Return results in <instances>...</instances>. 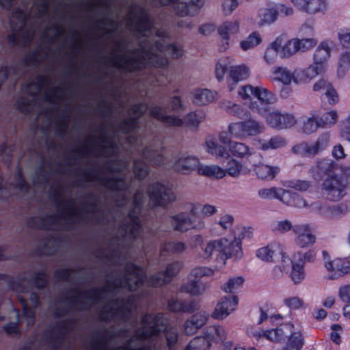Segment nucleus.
Returning <instances> with one entry per match:
<instances>
[{"label":"nucleus","instance_id":"1","mask_svg":"<svg viewBox=\"0 0 350 350\" xmlns=\"http://www.w3.org/2000/svg\"><path fill=\"white\" fill-rule=\"evenodd\" d=\"M219 140L221 145L217 144L213 139H208L206 142L207 152L216 157L229 158L231 154L243 159L252 154V150L246 144L232 142L226 131L219 133Z\"/></svg>","mask_w":350,"mask_h":350},{"label":"nucleus","instance_id":"2","mask_svg":"<svg viewBox=\"0 0 350 350\" xmlns=\"http://www.w3.org/2000/svg\"><path fill=\"white\" fill-rule=\"evenodd\" d=\"M331 51L332 48L327 42H321L314 51L313 65L297 72L295 75V81L297 83H306L323 72L330 57Z\"/></svg>","mask_w":350,"mask_h":350},{"label":"nucleus","instance_id":"3","mask_svg":"<svg viewBox=\"0 0 350 350\" xmlns=\"http://www.w3.org/2000/svg\"><path fill=\"white\" fill-rule=\"evenodd\" d=\"M240 250L241 243L239 240L224 238L209 241L204 248V253L208 257L214 256L217 258L226 260L237 255Z\"/></svg>","mask_w":350,"mask_h":350},{"label":"nucleus","instance_id":"4","mask_svg":"<svg viewBox=\"0 0 350 350\" xmlns=\"http://www.w3.org/2000/svg\"><path fill=\"white\" fill-rule=\"evenodd\" d=\"M148 193L150 202L152 206H164L176 200L172 189L160 183L150 185L148 189Z\"/></svg>","mask_w":350,"mask_h":350},{"label":"nucleus","instance_id":"5","mask_svg":"<svg viewBox=\"0 0 350 350\" xmlns=\"http://www.w3.org/2000/svg\"><path fill=\"white\" fill-rule=\"evenodd\" d=\"M345 183L341 177L332 176L325 179L321 187L323 197L330 200H338L344 195Z\"/></svg>","mask_w":350,"mask_h":350},{"label":"nucleus","instance_id":"6","mask_svg":"<svg viewBox=\"0 0 350 350\" xmlns=\"http://www.w3.org/2000/svg\"><path fill=\"white\" fill-rule=\"evenodd\" d=\"M183 55V51L174 45H169L163 48L159 53H152L148 57V62L155 67H164L168 64V61L164 56L168 55L172 58H177Z\"/></svg>","mask_w":350,"mask_h":350},{"label":"nucleus","instance_id":"7","mask_svg":"<svg viewBox=\"0 0 350 350\" xmlns=\"http://www.w3.org/2000/svg\"><path fill=\"white\" fill-rule=\"evenodd\" d=\"M295 243L299 247H308L316 242V235L309 225L296 226L293 229Z\"/></svg>","mask_w":350,"mask_h":350},{"label":"nucleus","instance_id":"8","mask_svg":"<svg viewBox=\"0 0 350 350\" xmlns=\"http://www.w3.org/2000/svg\"><path fill=\"white\" fill-rule=\"evenodd\" d=\"M265 119L270 126L279 129L291 127L297 122L294 116L288 113L282 114L278 111L269 112Z\"/></svg>","mask_w":350,"mask_h":350},{"label":"nucleus","instance_id":"9","mask_svg":"<svg viewBox=\"0 0 350 350\" xmlns=\"http://www.w3.org/2000/svg\"><path fill=\"white\" fill-rule=\"evenodd\" d=\"M325 266L329 272V279H335L350 273V260L347 258H336L327 260Z\"/></svg>","mask_w":350,"mask_h":350},{"label":"nucleus","instance_id":"10","mask_svg":"<svg viewBox=\"0 0 350 350\" xmlns=\"http://www.w3.org/2000/svg\"><path fill=\"white\" fill-rule=\"evenodd\" d=\"M238 304V298L235 295L223 297L217 304L212 317L216 319H223L235 310Z\"/></svg>","mask_w":350,"mask_h":350},{"label":"nucleus","instance_id":"11","mask_svg":"<svg viewBox=\"0 0 350 350\" xmlns=\"http://www.w3.org/2000/svg\"><path fill=\"white\" fill-rule=\"evenodd\" d=\"M292 3L299 10L314 14L327 8L325 0H291Z\"/></svg>","mask_w":350,"mask_h":350},{"label":"nucleus","instance_id":"12","mask_svg":"<svg viewBox=\"0 0 350 350\" xmlns=\"http://www.w3.org/2000/svg\"><path fill=\"white\" fill-rule=\"evenodd\" d=\"M182 267L180 262H174L167 265L165 273H159L153 277L150 284L153 286H160L170 281L172 277L176 275Z\"/></svg>","mask_w":350,"mask_h":350},{"label":"nucleus","instance_id":"13","mask_svg":"<svg viewBox=\"0 0 350 350\" xmlns=\"http://www.w3.org/2000/svg\"><path fill=\"white\" fill-rule=\"evenodd\" d=\"M239 30V23L236 21H226L222 23L218 28V33L222 38L221 51H225L228 46L229 36L237 33Z\"/></svg>","mask_w":350,"mask_h":350},{"label":"nucleus","instance_id":"14","mask_svg":"<svg viewBox=\"0 0 350 350\" xmlns=\"http://www.w3.org/2000/svg\"><path fill=\"white\" fill-rule=\"evenodd\" d=\"M173 226L175 230L183 232L191 228H202L204 223L200 220L196 222L185 215H180L173 218Z\"/></svg>","mask_w":350,"mask_h":350},{"label":"nucleus","instance_id":"15","mask_svg":"<svg viewBox=\"0 0 350 350\" xmlns=\"http://www.w3.org/2000/svg\"><path fill=\"white\" fill-rule=\"evenodd\" d=\"M199 164L200 161L196 157L183 154L175 162L174 167L176 170L187 173L195 170H198L200 166Z\"/></svg>","mask_w":350,"mask_h":350},{"label":"nucleus","instance_id":"16","mask_svg":"<svg viewBox=\"0 0 350 350\" xmlns=\"http://www.w3.org/2000/svg\"><path fill=\"white\" fill-rule=\"evenodd\" d=\"M254 171L258 179L262 180H271L275 178L279 172V167L259 163L254 166Z\"/></svg>","mask_w":350,"mask_h":350},{"label":"nucleus","instance_id":"17","mask_svg":"<svg viewBox=\"0 0 350 350\" xmlns=\"http://www.w3.org/2000/svg\"><path fill=\"white\" fill-rule=\"evenodd\" d=\"M274 47L280 49L284 57H288L298 52L295 38L284 40L282 37H278L274 41Z\"/></svg>","mask_w":350,"mask_h":350},{"label":"nucleus","instance_id":"18","mask_svg":"<svg viewBox=\"0 0 350 350\" xmlns=\"http://www.w3.org/2000/svg\"><path fill=\"white\" fill-rule=\"evenodd\" d=\"M142 333H138L137 335L142 338H147L157 332L156 327L159 326V319L152 315H146L142 319Z\"/></svg>","mask_w":350,"mask_h":350},{"label":"nucleus","instance_id":"19","mask_svg":"<svg viewBox=\"0 0 350 350\" xmlns=\"http://www.w3.org/2000/svg\"><path fill=\"white\" fill-rule=\"evenodd\" d=\"M249 77V70L245 66H230L229 72L230 89H233L232 85L238 81L247 79Z\"/></svg>","mask_w":350,"mask_h":350},{"label":"nucleus","instance_id":"20","mask_svg":"<svg viewBox=\"0 0 350 350\" xmlns=\"http://www.w3.org/2000/svg\"><path fill=\"white\" fill-rule=\"evenodd\" d=\"M320 149V143L317 141L314 143L299 144L293 148V152L301 156H313L318 153Z\"/></svg>","mask_w":350,"mask_h":350},{"label":"nucleus","instance_id":"21","mask_svg":"<svg viewBox=\"0 0 350 350\" xmlns=\"http://www.w3.org/2000/svg\"><path fill=\"white\" fill-rule=\"evenodd\" d=\"M282 198L281 201L291 206L295 207H304L306 206V201L297 193H292L287 190H282Z\"/></svg>","mask_w":350,"mask_h":350},{"label":"nucleus","instance_id":"22","mask_svg":"<svg viewBox=\"0 0 350 350\" xmlns=\"http://www.w3.org/2000/svg\"><path fill=\"white\" fill-rule=\"evenodd\" d=\"M198 172L200 175L215 178H221L226 175L225 170L217 165H200Z\"/></svg>","mask_w":350,"mask_h":350},{"label":"nucleus","instance_id":"23","mask_svg":"<svg viewBox=\"0 0 350 350\" xmlns=\"http://www.w3.org/2000/svg\"><path fill=\"white\" fill-rule=\"evenodd\" d=\"M215 94L211 91L198 90L193 92V103L198 105H205L214 100Z\"/></svg>","mask_w":350,"mask_h":350},{"label":"nucleus","instance_id":"24","mask_svg":"<svg viewBox=\"0 0 350 350\" xmlns=\"http://www.w3.org/2000/svg\"><path fill=\"white\" fill-rule=\"evenodd\" d=\"M127 275L126 286L131 290H135L142 283L144 273L137 267H133Z\"/></svg>","mask_w":350,"mask_h":350},{"label":"nucleus","instance_id":"25","mask_svg":"<svg viewBox=\"0 0 350 350\" xmlns=\"http://www.w3.org/2000/svg\"><path fill=\"white\" fill-rule=\"evenodd\" d=\"M320 127L321 126L319 119L313 114L302 121L301 129L304 133L309 135L316 132Z\"/></svg>","mask_w":350,"mask_h":350},{"label":"nucleus","instance_id":"26","mask_svg":"<svg viewBox=\"0 0 350 350\" xmlns=\"http://www.w3.org/2000/svg\"><path fill=\"white\" fill-rule=\"evenodd\" d=\"M241 124L245 138L259 134L263 129L260 123L252 119L241 121Z\"/></svg>","mask_w":350,"mask_h":350},{"label":"nucleus","instance_id":"27","mask_svg":"<svg viewBox=\"0 0 350 350\" xmlns=\"http://www.w3.org/2000/svg\"><path fill=\"white\" fill-rule=\"evenodd\" d=\"M299 71H295L293 74H291L288 70L284 68H277L273 71V79L281 81L285 85L290 84L292 81L298 83L295 81V75Z\"/></svg>","mask_w":350,"mask_h":350},{"label":"nucleus","instance_id":"28","mask_svg":"<svg viewBox=\"0 0 350 350\" xmlns=\"http://www.w3.org/2000/svg\"><path fill=\"white\" fill-rule=\"evenodd\" d=\"M152 116L162 120L168 126H180L184 124V120L177 116H164L160 108H153L151 110Z\"/></svg>","mask_w":350,"mask_h":350},{"label":"nucleus","instance_id":"29","mask_svg":"<svg viewBox=\"0 0 350 350\" xmlns=\"http://www.w3.org/2000/svg\"><path fill=\"white\" fill-rule=\"evenodd\" d=\"M244 282L245 280L241 276L231 278L223 284L222 289L226 293H234L243 286Z\"/></svg>","mask_w":350,"mask_h":350},{"label":"nucleus","instance_id":"30","mask_svg":"<svg viewBox=\"0 0 350 350\" xmlns=\"http://www.w3.org/2000/svg\"><path fill=\"white\" fill-rule=\"evenodd\" d=\"M278 14V12L274 8L264 10L262 13L259 14L260 20L258 21V25H263L273 23L276 20Z\"/></svg>","mask_w":350,"mask_h":350},{"label":"nucleus","instance_id":"31","mask_svg":"<svg viewBox=\"0 0 350 350\" xmlns=\"http://www.w3.org/2000/svg\"><path fill=\"white\" fill-rule=\"evenodd\" d=\"M210 345L209 340L205 337H197L189 342L186 350H207Z\"/></svg>","mask_w":350,"mask_h":350},{"label":"nucleus","instance_id":"32","mask_svg":"<svg viewBox=\"0 0 350 350\" xmlns=\"http://www.w3.org/2000/svg\"><path fill=\"white\" fill-rule=\"evenodd\" d=\"M256 97L261 103L269 105L274 102L275 98L272 93L263 87H256Z\"/></svg>","mask_w":350,"mask_h":350},{"label":"nucleus","instance_id":"33","mask_svg":"<svg viewBox=\"0 0 350 350\" xmlns=\"http://www.w3.org/2000/svg\"><path fill=\"white\" fill-rule=\"evenodd\" d=\"M282 189H278L276 187H271L267 189H262L258 191V195L263 199L277 198L281 201L282 198Z\"/></svg>","mask_w":350,"mask_h":350},{"label":"nucleus","instance_id":"34","mask_svg":"<svg viewBox=\"0 0 350 350\" xmlns=\"http://www.w3.org/2000/svg\"><path fill=\"white\" fill-rule=\"evenodd\" d=\"M338 118L336 110H331L326 112L319 120L321 127L332 126L334 125Z\"/></svg>","mask_w":350,"mask_h":350},{"label":"nucleus","instance_id":"35","mask_svg":"<svg viewBox=\"0 0 350 350\" xmlns=\"http://www.w3.org/2000/svg\"><path fill=\"white\" fill-rule=\"evenodd\" d=\"M243 131L241 122H237L230 123L228 125V131L226 133L228 134L230 139L232 137L243 139L245 137Z\"/></svg>","mask_w":350,"mask_h":350},{"label":"nucleus","instance_id":"36","mask_svg":"<svg viewBox=\"0 0 350 350\" xmlns=\"http://www.w3.org/2000/svg\"><path fill=\"white\" fill-rule=\"evenodd\" d=\"M260 42L261 38L259 33L254 32L241 42V46L243 50L247 51L257 46Z\"/></svg>","mask_w":350,"mask_h":350},{"label":"nucleus","instance_id":"37","mask_svg":"<svg viewBox=\"0 0 350 350\" xmlns=\"http://www.w3.org/2000/svg\"><path fill=\"white\" fill-rule=\"evenodd\" d=\"M303 345L301 334L299 332L293 333L286 343V349L300 350Z\"/></svg>","mask_w":350,"mask_h":350},{"label":"nucleus","instance_id":"38","mask_svg":"<svg viewBox=\"0 0 350 350\" xmlns=\"http://www.w3.org/2000/svg\"><path fill=\"white\" fill-rule=\"evenodd\" d=\"M297 51H306L314 47L317 40L312 38L299 39L295 38Z\"/></svg>","mask_w":350,"mask_h":350},{"label":"nucleus","instance_id":"39","mask_svg":"<svg viewBox=\"0 0 350 350\" xmlns=\"http://www.w3.org/2000/svg\"><path fill=\"white\" fill-rule=\"evenodd\" d=\"M258 336V338L265 337L273 342H278L283 338L284 334L281 329L277 328L259 333Z\"/></svg>","mask_w":350,"mask_h":350},{"label":"nucleus","instance_id":"40","mask_svg":"<svg viewBox=\"0 0 350 350\" xmlns=\"http://www.w3.org/2000/svg\"><path fill=\"white\" fill-rule=\"evenodd\" d=\"M291 277L295 284H299L304 279L303 263L293 262V269Z\"/></svg>","mask_w":350,"mask_h":350},{"label":"nucleus","instance_id":"41","mask_svg":"<svg viewBox=\"0 0 350 350\" xmlns=\"http://www.w3.org/2000/svg\"><path fill=\"white\" fill-rule=\"evenodd\" d=\"M204 118L205 116L203 113H189L185 116L184 124L190 126H196Z\"/></svg>","mask_w":350,"mask_h":350},{"label":"nucleus","instance_id":"42","mask_svg":"<svg viewBox=\"0 0 350 350\" xmlns=\"http://www.w3.org/2000/svg\"><path fill=\"white\" fill-rule=\"evenodd\" d=\"M230 62L228 59H224L219 60L215 68V75L217 78L219 80H221L224 78L226 70L230 67Z\"/></svg>","mask_w":350,"mask_h":350},{"label":"nucleus","instance_id":"43","mask_svg":"<svg viewBox=\"0 0 350 350\" xmlns=\"http://www.w3.org/2000/svg\"><path fill=\"white\" fill-rule=\"evenodd\" d=\"M256 255L262 260L271 261L274 255V250L269 245L265 246L257 250Z\"/></svg>","mask_w":350,"mask_h":350},{"label":"nucleus","instance_id":"44","mask_svg":"<svg viewBox=\"0 0 350 350\" xmlns=\"http://www.w3.org/2000/svg\"><path fill=\"white\" fill-rule=\"evenodd\" d=\"M182 290L193 295H199L202 292V290L198 285L197 281L196 280H191L188 283L185 284L182 287Z\"/></svg>","mask_w":350,"mask_h":350},{"label":"nucleus","instance_id":"45","mask_svg":"<svg viewBox=\"0 0 350 350\" xmlns=\"http://www.w3.org/2000/svg\"><path fill=\"white\" fill-rule=\"evenodd\" d=\"M117 64L120 68H122L129 71H133L140 68L135 60L128 59L126 57L121 58L120 61Z\"/></svg>","mask_w":350,"mask_h":350},{"label":"nucleus","instance_id":"46","mask_svg":"<svg viewBox=\"0 0 350 350\" xmlns=\"http://www.w3.org/2000/svg\"><path fill=\"white\" fill-rule=\"evenodd\" d=\"M285 144V141L280 137L271 138L267 143L262 144V149H276L283 146Z\"/></svg>","mask_w":350,"mask_h":350},{"label":"nucleus","instance_id":"47","mask_svg":"<svg viewBox=\"0 0 350 350\" xmlns=\"http://www.w3.org/2000/svg\"><path fill=\"white\" fill-rule=\"evenodd\" d=\"M213 271L207 267H196L193 269L191 273L190 276L195 278V279H200L204 276L211 275Z\"/></svg>","mask_w":350,"mask_h":350},{"label":"nucleus","instance_id":"48","mask_svg":"<svg viewBox=\"0 0 350 350\" xmlns=\"http://www.w3.org/2000/svg\"><path fill=\"white\" fill-rule=\"evenodd\" d=\"M284 301L285 305L291 310H297L304 306L302 299L297 297L286 298Z\"/></svg>","mask_w":350,"mask_h":350},{"label":"nucleus","instance_id":"49","mask_svg":"<svg viewBox=\"0 0 350 350\" xmlns=\"http://www.w3.org/2000/svg\"><path fill=\"white\" fill-rule=\"evenodd\" d=\"M332 332L330 334V338L337 345H339L341 342V334L342 332V328L339 324H334L331 327Z\"/></svg>","mask_w":350,"mask_h":350},{"label":"nucleus","instance_id":"50","mask_svg":"<svg viewBox=\"0 0 350 350\" xmlns=\"http://www.w3.org/2000/svg\"><path fill=\"white\" fill-rule=\"evenodd\" d=\"M293 228L292 223L288 220H282L278 221L273 228L274 231H277L280 233H284Z\"/></svg>","mask_w":350,"mask_h":350},{"label":"nucleus","instance_id":"51","mask_svg":"<svg viewBox=\"0 0 350 350\" xmlns=\"http://www.w3.org/2000/svg\"><path fill=\"white\" fill-rule=\"evenodd\" d=\"M256 87H254L251 85H247L241 88L239 92V95L243 99H249L252 96H255Z\"/></svg>","mask_w":350,"mask_h":350},{"label":"nucleus","instance_id":"52","mask_svg":"<svg viewBox=\"0 0 350 350\" xmlns=\"http://www.w3.org/2000/svg\"><path fill=\"white\" fill-rule=\"evenodd\" d=\"M338 297L342 301L350 304V284L342 285L339 288Z\"/></svg>","mask_w":350,"mask_h":350},{"label":"nucleus","instance_id":"53","mask_svg":"<svg viewBox=\"0 0 350 350\" xmlns=\"http://www.w3.org/2000/svg\"><path fill=\"white\" fill-rule=\"evenodd\" d=\"M325 94L328 98V102L331 105H335L339 101V96L336 90L330 84L325 92Z\"/></svg>","mask_w":350,"mask_h":350},{"label":"nucleus","instance_id":"54","mask_svg":"<svg viewBox=\"0 0 350 350\" xmlns=\"http://www.w3.org/2000/svg\"><path fill=\"white\" fill-rule=\"evenodd\" d=\"M174 8L176 13L181 16L188 15L189 11L187 5L184 2H180L179 0H173Z\"/></svg>","mask_w":350,"mask_h":350},{"label":"nucleus","instance_id":"55","mask_svg":"<svg viewBox=\"0 0 350 350\" xmlns=\"http://www.w3.org/2000/svg\"><path fill=\"white\" fill-rule=\"evenodd\" d=\"M208 315L206 312L200 311L193 315L190 320L194 321L197 326L201 327L206 323Z\"/></svg>","mask_w":350,"mask_h":350},{"label":"nucleus","instance_id":"56","mask_svg":"<svg viewBox=\"0 0 350 350\" xmlns=\"http://www.w3.org/2000/svg\"><path fill=\"white\" fill-rule=\"evenodd\" d=\"M237 6V0H224L222 5L223 11L225 14L228 15L231 14Z\"/></svg>","mask_w":350,"mask_h":350},{"label":"nucleus","instance_id":"57","mask_svg":"<svg viewBox=\"0 0 350 350\" xmlns=\"http://www.w3.org/2000/svg\"><path fill=\"white\" fill-rule=\"evenodd\" d=\"M310 185L311 184L309 181L302 180H297L291 183L292 188L300 191H307Z\"/></svg>","mask_w":350,"mask_h":350},{"label":"nucleus","instance_id":"58","mask_svg":"<svg viewBox=\"0 0 350 350\" xmlns=\"http://www.w3.org/2000/svg\"><path fill=\"white\" fill-rule=\"evenodd\" d=\"M170 106L172 111L174 112H179L184 109L180 98L178 96H174L171 99Z\"/></svg>","mask_w":350,"mask_h":350},{"label":"nucleus","instance_id":"59","mask_svg":"<svg viewBox=\"0 0 350 350\" xmlns=\"http://www.w3.org/2000/svg\"><path fill=\"white\" fill-rule=\"evenodd\" d=\"M280 49L274 47V42L271 44V47L268 48L265 52V57L268 62H271L277 56V52H278Z\"/></svg>","mask_w":350,"mask_h":350},{"label":"nucleus","instance_id":"60","mask_svg":"<svg viewBox=\"0 0 350 350\" xmlns=\"http://www.w3.org/2000/svg\"><path fill=\"white\" fill-rule=\"evenodd\" d=\"M134 173L140 178L145 176L147 173L145 165L142 163H135L134 165Z\"/></svg>","mask_w":350,"mask_h":350},{"label":"nucleus","instance_id":"61","mask_svg":"<svg viewBox=\"0 0 350 350\" xmlns=\"http://www.w3.org/2000/svg\"><path fill=\"white\" fill-rule=\"evenodd\" d=\"M230 163L232 164V166H229L227 169L229 174L233 176L239 174L241 170V165L234 160H231Z\"/></svg>","mask_w":350,"mask_h":350},{"label":"nucleus","instance_id":"62","mask_svg":"<svg viewBox=\"0 0 350 350\" xmlns=\"http://www.w3.org/2000/svg\"><path fill=\"white\" fill-rule=\"evenodd\" d=\"M200 327L197 326L194 321L191 320H188L185 322V332L187 334L191 335L195 334Z\"/></svg>","mask_w":350,"mask_h":350},{"label":"nucleus","instance_id":"63","mask_svg":"<svg viewBox=\"0 0 350 350\" xmlns=\"http://www.w3.org/2000/svg\"><path fill=\"white\" fill-rule=\"evenodd\" d=\"M339 40L344 46L350 45V30L342 31L338 35Z\"/></svg>","mask_w":350,"mask_h":350},{"label":"nucleus","instance_id":"64","mask_svg":"<svg viewBox=\"0 0 350 350\" xmlns=\"http://www.w3.org/2000/svg\"><path fill=\"white\" fill-rule=\"evenodd\" d=\"M233 223V217L231 215H226L223 216L219 221V224L224 229L230 228Z\"/></svg>","mask_w":350,"mask_h":350}]
</instances>
